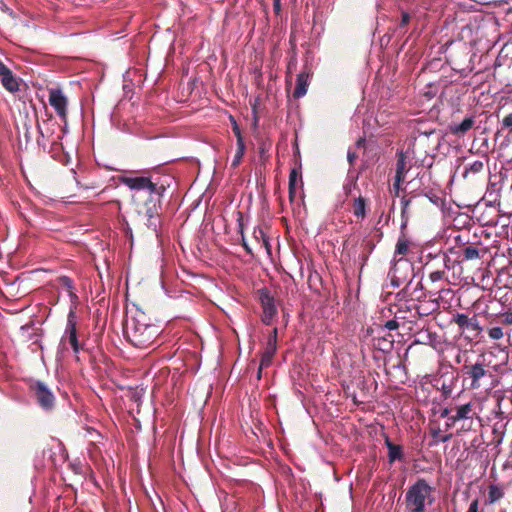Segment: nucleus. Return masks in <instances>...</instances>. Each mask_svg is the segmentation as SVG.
Returning a JSON list of instances; mask_svg holds the SVG:
<instances>
[{
    "mask_svg": "<svg viewBox=\"0 0 512 512\" xmlns=\"http://www.w3.org/2000/svg\"><path fill=\"white\" fill-rule=\"evenodd\" d=\"M160 332V327L154 324L142 310L136 309L130 315H127L124 324V335L134 347L149 348Z\"/></svg>",
    "mask_w": 512,
    "mask_h": 512,
    "instance_id": "obj_1",
    "label": "nucleus"
},
{
    "mask_svg": "<svg viewBox=\"0 0 512 512\" xmlns=\"http://www.w3.org/2000/svg\"><path fill=\"white\" fill-rule=\"evenodd\" d=\"M434 501V488L424 478L417 479L405 494L407 512H427Z\"/></svg>",
    "mask_w": 512,
    "mask_h": 512,
    "instance_id": "obj_2",
    "label": "nucleus"
},
{
    "mask_svg": "<svg viewBox=\"0 0 512 512\" xmlns=\"http://www.w3.org/2000/svg\"><path fill=\"white\" fill-rule=\"evenodd\" d=\"M119 181L131 190L147 191L150 196V202L154 200L159 202L166 190L164 185H158L157 183H154L150 177L146 176H121L119 177Z\"/></svg>",
    "mask_w": 512,
    "mask_h": 512,
    "instance_id": "obj_3",
    "label": "nucleus"
},
{
    "mask_svg": "<svg viewBox=\"0 0 512 512\" xmlns=\"http://www.w3.org/2000/svg\"><path fill=\"white\" fill-rule=\"evenodd\" d=\"M488 364L486 363L485 356L479 355L475 363H465L462 368L463 375L465 378L470 379V387L472 389H479L482 386V380L486 377H490L491 373L488 370Z\"/></svg>",
    "mask_w": 512,
    "mask_h": 512,
    "instance_id": "obj_4",
    "label": "nucleus"
},
{
    "mask_svg": "<svg viewBox=\"0 0 512 512\" xmlns=\"http://www.w3.org/2000/svg\"><path fill=\"white\" fill-rule=\"evenodd\" d=\"M29 391L42 409L49 411L54 408L55 396L44 382L31 380Z\"/></svg>",
    "mask_w": 512,
    "mask_h": 512,
    "instance_id": "obj_5",
    "label": "nucleus"
},
{
    "mask_svg": "<svg viewBox=\"0 0 512 512\" xmlns=\"http://www.w3.org/2000/svg\"><path fill=\"white\" fill-rule=\"evenodd\" d=\"M452 323L458 326L461 333H465L466 331L471 333V339L477 338L483 330L476 315L469 317L464 313H457L453 316Z\"/></svg>",
    "mask_w": 512,
    "mask_h": 512,
    "instance_id": "obj_6",
    "label": "nucleus"
},
{
    "mask_svg": "<svg viewBox=\"0 0 512 512\" xmlns=\"http://www.w3.org/2000/svg\"><path fill=\"white\" fill-rule=\"evenodd\" d=\"M49 104L62 120L66 119L68 100L60 89L49 90Z\"/></svg>",
    "mask_w": 512,
    "mask_h": 512,
    "instance_id": "obj_7",
    "label": "nucleus"
},
{
    "mask_svg": "<svg viewBox=\"0 0 512 512\" xmlns=\"http://www.w3.org/2000/svg\"><path fill=\"white\" fill-rule=\"evenodd\" d=\"M277 350V328H274L270 336L268 337L265 350L262 354L258 377L261 375V370L265 367H268Z\"/></svg>",
    "mask_w": 512,
    "mask_h": 512,
    "instance_id": "obj_8",
    "label": "nucleus"
},
{
    "mask_svg": "<svg viewBox=\"0 0 512 512\" xmlns=\"http://www.w3.org/2000/svg\"><path fill=\"white\" fill-rule=\"evenodd\" d=\"M57 127L58 125L55 121H53L52 116H50L49 119L44 120L42 124H38V145L46 147L48 142H54L53 135Z\"/></svg>",
    "mask_w": 512,
    "mask_h": 512,
    "instance_id": "obj_9",
    "label": "nucleus"
},
{
    "mask_svg": "<svg viewBox=\"0 0 512 512\" xmlns=\"http://www.w3.org/2000/svg\"><path fill=\"white\" fill-rule=\"evenodd\" d=\"M65 334L66 335L61 339V344H64L65 341L68 340L74 353H79L80 345L77 339L75 315L73 312H70L68 315Z\"/></svg>",
    "mask_w": 512,
    "mask_h": 512,
    "instance_id": "obj_10",
    "label": "nucleus"
},
{
    "mask_svg": "<svg viewBox=\"0 0 512 512\" xmlns=\"http://www.w3.org/2000/svg\"><path fill=\"white\" fill-rule=\"evenodd\" d=\"M261 304L263 308L262 321L266 325H270L277 314L275 300L267 291L261 293Z\"/></svg>",
    "mask_w": 512,
    "mask_h": 512,
    "instance_id": "obj_11",
    "label": "nucleus"
},
{
    "mask_svg": "<svg viewBox=\"0 0 512 512\" xmlns=\"http://www.w3.org/2000/svg\"><path fill=\"white\" fill-rule=\"evenodd\" d=\"M412 166V160L408 159L406 153L403 151L397 153V162L395 167V178H397V183L406 181V176Z\"/></svg>",
    "mask_w": 512,
    "mask_h": 512,
    "instance_id": "obj_12",
    "label": "nucleus"
},
{
    "mask_svg": "<svg viewBox=\"0 0 512 512\" xmlns=\"http://www.w3.org/2000/svg\"><path fill=\"white\" fill-rule=\"evenodd\" d=\"M474 415L473 405L472 403H467L461 406H458L455 409V413L449 416V421L452 423H456L460 420L472 419Z\"/></svg>",
    "mask_w": 512,
    "mask_h": 512,
    "instance_id": "obj_13",
    "label": "nucleus"
},
{
    "mask_svg": "<svg viewBox=\"0 0 512 512\" xmlns=\"http://www.w3.org/2000/svg\"><path fill=\"white\" fill-rule=\"evenodd\" d=\"M385 445L388 448V460L390 463L401 461L404 458L403 449L400 445L394 444L390 438L385 435Z\"/></svg>",
    "mask_w": 512,
    "mask_h": 512,
    "instance_id": "obj_14",
    "label": "nucleus"
},
{
    "mask_svg": "<svg viewBox=\"0 0 512 512\" xmlns=\"http://www.w3.org/2000/svg\"><path fill=\"white\" fill-rule=\"evenodd\" d=\"M0 80L3 87L10 93L15 94L20 91L21 80L12 71L8 72Z\"/></svg>",
    "mask_w": 512,
    "mask_h": 512,
    "instance_id": "obj_15",
    "label": "nucleus"
},
{
    "mask_svg": "<svg viewBox=\"0 0 512 512\" xmlns=\"http://www.w3.org/2000/svg\"><path fill=\"white\" fill-rule=\"evenodd\" d=\"M474 118L467 117L459 124H451L449 131L456 136H462L466 134L474 125Z\"/></svg>",
    "mask_w": 512,
    "mask_h": 512,
    "instance_id": "obj_16",
    "label": "nucleus"
},
{
    "mask_svg": "<svg viewBox=\"0 0 512 512\" xmlns=\"http://www.w3.org/2000/svg\"><path fill=\"white\" fill-rule=\"evenodd\" d=\"M416 309L420 316H428L439 309V302L437 299L424 301Z\"/></svg>",
    "mask_w": 512,
    "mask_h": 512,
    "instance_id": "obj_17",
    "label": "nucleus"
},
{
    "mask_svg": "<svg viewBox=\"0 0 512 512\" xmlns=\"http://www.w3.org/2000/svg\"><path fill=\"white\" fill-rule=\"evenodd\" d=\"M308 87V74L302 72L297 76L296 88L294 90V97L301 98L307 92Z\"/></svg>",
    "mask_w": 512,
    "mask_h": 512,
    "instance_id": "obj_18",
    "label": "nucleus"
},
{
    "mask_svg": "<svg viewBox=\"0 0 512 512\" xmlns=\"http://www.w3.org/2000/svg\"><path fill=\"white\" fill-rule=\"evenodd\" d=\"M352 211H353V214L357 217V218H365L366 216V200L362 197V196H359L358 198H356L353 202V205H352Z\"/></svg>",
    "mask_w": 512,
    "mask_h": 512,
    "instance_id": "obj_19",
    "label": "nucleus"
},
{
    "mask_svg": "<svg viewBox=\"0 0 512 512\" xmlns=\"http://www.w3.org/2000/svg\"><path fill=\"white\" fill-rule=\"evenodd\" d=\"M410 241L402 234L397 241L395 255L405 256L409 252Z\"/></svg>",
    "mask_w": 512,
    "mask_h": 512,
    "instance_id": "obj_20",
    "label": "nucleus"
},
{
    "mask_svg": "<svg viewBox=\"0 0 512 512\" xmlns=\"http://www.w3.org/2000/svg\"><path fill=\"white\" fill-rule=\"evenodd\" d=\"M298 182H300L301 185L303 184L301 171L298 168H293L289 175V190L296 189Z\"/></svg>",
    "mask_w": 512,
    "mask_h": 512,
    "instance_id": "obj_21",
    "label": "nucleus"
},
{
    "mask_svg": "<svg viewBox=\"0 0 512 512\" xmlns=\"http://www.w3.org/2000/svg\"><path fill=\"white\" fill-rule=\"evenodd\" d=\"M504 491L501 487L497 485H490L489 491H488V498L490 502L498 501L499 499L503 498Z\"/></svg>",
    "mask_w": 512,
    "mask_h": 512,
    "instance_id": "obj_22",
    "label": "nucleus"
},
{
    "mask_svg": "<svg viewBox=\"0 0 512 512\" xmlns=\"http://www.w3.org/2000/svg\"><path fill=\"white\" fill-rule=\"evenodd\" d=\"M464 260H473L480 257L479 250L474 246H466L462 250Z\"/></svg>",
    "mask_w": 512,
    "mask_h": 512,
    "instance_id": "obj_23",
    "label": "nucleus"
},
{
    "mask_svg": "<svg viewBox=\"0 0 512 512\" xmlns=\"http://www.w3.org/2000/svg\"><path fill=\"white\" fill-rule=\"evenodd\" d=\"M484 168V163L480 160L474 161L469 166L465 168L464 177L467 176L468 173L477 174L481 172Z\"/></svg>",
    "mask_w": 512,
    "mask_h": 512,
    "instance_id": "obj_24",
    "label": "nucleus"
},
{
    "mask_svg": "<svg viewBox=\"0 0 512 512\" xmlns=\"http://www.w3.org/2000/svg\"><path fill=\"white\" fill-rule=\"evenodd\" d=\"M487 334L492 340H500L504 337L505 333L502 327L495 326L487 330Z\"/></svg>",
    "mask_w": 512,
    "mask_h": 512,
    "instance_id": "obj_25",
    "label": "nucleus"
},
{
    "mask_svg": "<svg viewBox=\"0 0 512 512\" xmlns=\"http://www.w3.org/2000/svg\"><path fill=\"white\" fill-rule=\"evenodd\" d=\"M253 235H254V238L257 241L261 240L266 248L269 247V239L266 236V234H265V232L263 231L262 228H260V227L255 228L254 232H253Z\"/></svg>",
    "mask_w": 512,
    "mask_h": 512,
    "instance_id": "obj_26",
    "label": "nucleus"
},
{
    "mask_svg": "<svg viewBox=\"0 0 512 512\" xmlns=\"http://www.w3.org/2000/svg\"><path fill=\"white\" fill-rule=\"evenodd\" d=\"M159 223V216H150V218L146 219L145 225L147 226L148 229H150L152 232L156 234Z\"/></svg>",
    "mask_w": 512,
    "mask_h": 512,
    "instance_id": "obj_27",
    "label": "nucleus"
},
{
    "mask_svg": "<svg viewBox=\"0 0 512 512\" xmlns=\"http://www.w3.org/2000/svg\"><path fill=\"white\" fill-rule=\"evenodd\" d=\"M431 435L437 443H445L452 438V434L442 435L440 429L432 430Z\"/></svg>",
    "mask_w": 512,
    "mask_h": 512,
    "instance_id": "obj_28",
    "label": "nucleus"
},
{
    "mask_svg": "<svg viewBox=\"0 0 512 512\" xmlns=\"http://www.w3.org/2000/svg\"><path fill=\"white\" fill-rule=\"evenodd\" d=\"M244 152H245V144H237V151H236V154L234 156V159H233V162H232V166L236 167L239 165V163L241 162L242 160V157L244 155Z\"/></svg>",
    "mask_w": 512,
    "mask_h": 512,
    "instance_id": "obj_29",
    "label": "nucleus"
},
{
    "mask_svg": "<svg viewBox=\"0 0 512 512\" xmlns=\"http://www.w3.org/2000/svg\"><path fill=\"white\" fill-rule=\"evenodd\" d=\"M445 276V271L443 270H436L429 274V278L432 282H438L442 280Z\"/></svg>",
    "mask_w": 512,
    "mask_h": 512,
    "instance_id": "obj_30",
    "label": "nucleus"
},
{
    "mask_svg": "<svg viewBox=\"0 0 512 512\" xmlns=\"http://www.w3.org/2000/svg\"><path fill=\"white\" fill-rule=\"evenodd\" d=\"M499 322L503 325H512V312H506L499 317Z\"/></svg>",
    "mask_w": 512,
    "mask_h": 512,
    "instance_id": "obj_31",
    "label": "nucleus"
},
{
    "mask_svg": "<svg viewBox=\"0 0 512 512\" xmlns=\"http://www.w3.org/2000/svg\"><path fill=\"white\" fill-rule=\"evenodd\" d=\"M237 223H238V228H239V232L241 234V236L244 235V216H243V213L241 211H238L237 212Z\"/></svg>",
    "mask_w": 512,
    "mask_h": 512,
    "instance_id": "obj_32",
    "label": "nucleus"
},
{
    "mask_svg": "<svg viewBox=\"0 0 512 512\" xmlns=\"http://www.w3.org/2000/svg\"><path fill=\"white\" fill-rule=\"evenodd\" d=\"M233 132L237 138V144H245L244 143V140H243V137H242V134H241V130L239 128V126L237 125L236 122H234V126H233Z\"/></svg>",
    "mask_w": 512,
    "mask_h": 512,
    "instance_id": "obj_33",
    "label": "nucleus"
},
{
    "mask_svg": "<svg viewBox=\"0 0 512 512\" xmlns=\"http://www.w3.org/2000/svg\"><path fill=\"white\" fill-rule=\"evenodd\" d=\"M150 216H159L156 204H154L152 207H148L146 209V211L144 213V217L147 219V218H150Z\"/></svg>",
    "mask_w": 512,
    "mask_h": 512,
    "instance_id": "obj_34",
    "label": "nucleus"
},
{
    "mask_svg": "<svg viewBox=\"0 0 512 512\" xmlns=\"http://www.w3.org/2000/svg\"><path fill=\"white\" fill-rule=\"evenodd\" d=\"M502 125L505 128L512 129V113L505 116L502 120Z\"/></svg>",
    "mask_w": 512,
    "mask_h": 512,
    "instance_id": "obj_35",
    "label": "nucleus"
},
{
    "mask_svg": "<svg viewBox=\"0 0 512 512\" xmlns=\"http://www.w3.org/2000/svg\"><path fill=\"white\" fill-rule=\"evenodd\" d=\"M399 326L398 322L396 320H389L385 323L384 327L388 330H395Z\"/></svg>",
    "mask_w": 512,
    "mask_h": 512,
    "instance_id": "obj_36",
    "label": "nucleus"
},
{
    "mask_svg": "<svg viewBox=\"0 0 512 512\" xmlns=\"http://www.w3.org/2000/svg\"><path fill=\"white\" fill-rule=\"evenodd\" d=\"M410 21V15L407 13V12H403L402 13V18H401V22H400V27H405L406 25H408Z\"/></svg>",
    "mask_w": 512,
    "mask_h": 512,
    "instance_id": "obj_37",
    "label": "nucleus"
},
{
    "mask_svg": "<svg viewBox=\"0 0 512 512\" xmlns=\"http://www.w3.org/2000/svg\"><path fill=\"white\" fill-rule=\"evenodd\" d=\"M478 508H479V501L478 499H475L473 500L470 505H469V508H468V511L467 512H478Z\"/></svg>",
    "mask_w": 512,
    "mask_h": 512,
    "instance_id": "obj_38",
    "label": "nucleus"
},
{
    "mask_svg": "<svg viewBox=\"0 0 512 512\" xmlns=\"http://www.w3.org/2000/svg\"><path fill=\"white\" fill-rule=\"evenodd\" d=\"M11 70L0 60V79Z\"/></svg>",
    "mask_w": 512,
    "mask_h": 512,
    "instance_id": "obj_39",
    "label": "nucleus"
},
{
    "mask_svg": "<svg viewBox=\"0 0 512 512\" xmlns=\"http://www.w3.org/2000/svg\"><path fill=\"white\" fill-rule=\"evenodd\" d=\"M61 282L64 286H66L69 290L73 289V284L70 278L62 277Z\"/></svg>",
    "mask_w": 512,
    "mask_h": 512,
    "instance_id": "obj_40",
    "label": "nucleus"
},
{
    "mask_svg": "<svg viewBox=\"0 0 512 512\" xmlns=\"http://www.w3.org/2000/svg\"><path fill=\"white\" fill-rule=\"evenodd\" d=\"M405 182H398L397 183V178L394 177V183H393V190L395 191V195L396 196H399V190H400V187L402 184H404Z\"/></svg>",
    "mask_w": 512,
    "mask_h": 512,
    "instance_id": "obj_41",
    "label": "nucleus"
},
{
    "mask_svg": "<svg viewBox=\"0 0 512 512\" xmlns=\"http://www.w3.org/2000/svg\"><path fill=\"white\" fill-rule=\"evenodd\" d=\"M389 275L391 276L392 285L398 287L400 285V282L398 280H395V269H392L389 272Z\"/></svg>",
    "mask_w": 512,
    "mask_h": 512,
    "instance_id": "obj_42",
    "label": "nucleus"
},
{
    "mask_svg": "<svg viewBox=\"0 0 512 512\" xmlns=\"http://www.w3.org/2000/svg\"><path fill=\"white\" fill-rule=\"evenodd\" d=\"M347 158H348V161L350 164H353V162L355 161V159L357 158V155L355 152L353 151H348L347 153Z\"/></svg>",
    "mask_w": 512,
    "mask_h": 512,
    "instance_id": "obj_43",
    "label": "nucleus"
},
{
    "mask_svg": "<svg viewBox=\"0 0 512 512\" xmlns=\"http://www.w3.org/2000/svg\"><path fill=\"white\" fill-rule=\"evenodd\" d=\"M450 412H451V410H450V409L445 408V409H443V410L441 411L440 416H441V417H443V418H444V417H447V418L449 419V416H451V415H450Z\"/></svg>",
    "mask_w": 512,
    "mask_h": 512,
    "instance_id": "obj_44",
    "label": "nucleus"
},
{
    "mask_svg": "<svg viewBox=\"0 0 512 512\" xmlns=\"http://www.w3.org/2000/svg\"><path fill=\"white\" fill-rule=\"evenodd\" d=\"M242 245L243 247L245 248V250L248 252V253H251V249L249 248V246L247 245L246 241H245V238H244V235L242 236Z\"/></svg>",
    "mask_w": 512,
    "mask_h": 512,
    "instance_id": "obj_45",
    "label": "nucleus"
},
{
    "mask_svg": "<svg viewBox=\"0 0 512 512\" xmlns=\"http://www.w3.org/2000/svg\"><path fill=\"white\" fill-rule=\"evenodd\" d=\"M295 196H296V189L289 190V198L291 201L294 200Z\"/></svg>",
    "mask_w": 512,
    "mask_h": 512,
    "instance_id": "obj_46",
    "label": "nucleus"
},
{
    "mask_svg": "<svg viewBox=\"0 0 512 512\" xmlns=\"http://www.w3.org/2000/svg\"><path fill=\"white\" fill-rule=\"evenodd\" d=\"M276 10H280V3L279 0H277L274 4Z\"/></svg>",
    "mask_w": 512,
    "mask_h": 512,
    "instance_id": "obj_47",
    "label": "nucleus"
},
{
    "mask_svg": "<svg viewBox=\"0 0 512 512\" xmlns=\"http://www.w3.org/2000/svg\"><path fill=\"white\" fill-rule=\"evenodd\" d=\"M454 424L455 423H452V421L448 420L447 423H446V426H447V428H451L452 426H454Z\"/></svg>",
    "mask_w": 512,
    "mask_h": 512,
    "instance_id": "obj_48",
    "label": "nucleus"
},
{
    "mask_svg": "<svg viewBox=\"0 0 512 512\" xmlns=\"http://www.w3.org/2000/svg\"><path fill=\"white\" fill-rule=\"evenodd\" d=\"M500 512H507V510H505V509H502V510H501Z\"/></svg>",
    "mask_w": 512,
    "mask_h": 512,
    "instance_id": "obj_49",
    "label": "nucleus"
}]
</instances>
